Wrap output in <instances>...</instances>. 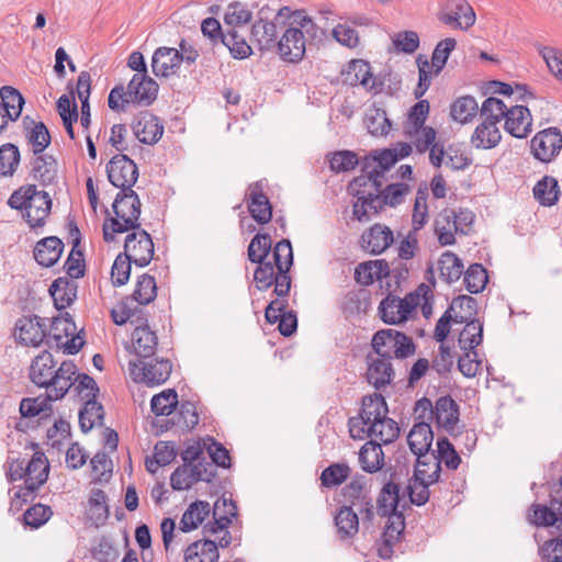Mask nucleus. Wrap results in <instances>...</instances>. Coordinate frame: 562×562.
Segmentation results:
<instances>
[{"label":"nucleus","instance_id":"obj_19","mask_svg":"<svg viewBox=\"0 0 562 562\" xmlns=\"http://www.w3.org/2000/svg\"><path fill=\"white\" fill-rule=\"evenodd\" d=\"M14 338L23 346L38 347L47 338L46 325L36 315L22 316L15 323Z\"/></svg>","mask_w":562,"mask_h":562},{"label":"nucleus","instance_id":"obj_39","mask_svg":"<svg viewBox=\"0 0 562 562\" xmlns=\"http://www.w3.org/2000/svg\"><path fill=\"white\" fill-rule=\"evenodd\" d=\"M25 136L33 147L34 155L43 154L50 144V135L43 122H34L29 117L23 119Z\"/></svg>","mask_w":562,"mask_h":562},{"label":"nucleus","instance_id":"obj_48","mask_svg":"<svg viewBox=\"0 0 562 562\" xmlns=\"http://www.w3.org/2000/svg\"><path fill=\"white\" fill-rule=\"evenodd\" d=\"M104 418V408L95 398L86 401L85 406L79 412V425L82 432L87 434L95 425H102Z\"/></svg>","mask_w":562,"mask_h":562},{"label":"nucleus","instance_id":"obj_63","mask_svg":"<svg viewBox=\"0 0 562 562\" xmlns=\"http://www.w3.org/2000/svg\"><path fill=\"white\" fill-rule=\"evenodd\" d=\"M350 472L351 469L347 463H333L323 470L322 485L327 488L338 486L349 477Z\"/></svg>","mask_w":562,"mask_h":562},{"label":"nucleus","instance_id":"obj_26","mask_svg":"<svg viewBox=\"0 0 562 562\" xmlns=\"http://www.w3.org/2000/svg\"><path fill=\"white\" fill-rule=\"evenodd\" d=\"M367 380L376 390L390 384L394 376V370L391 359L375 355H369L368 358Z\"/></svg>","mask_w":562,"mask_h":562},{"label":"nucleus","instance_id":"obj_17","mask_svg":"<svg viewBox=\"0 0 562 562\" xmlns=\"http://www.w3.org/2000/svg\"><path fill=\"white\" fill-rule=\"evenodd\" d=\"M109 181L121 190H132L138 179L136 164L126 155L119 154L112 157L106 165Z\"/></svg>","mask_w":562,"mask_h":562},{"label":"nucleus","instance_id":"obj_58","mask_svg":"<svg viewBox=\"0 0 562 562\" xmlns=\"http://www.w3.org/2000/svg\"><path fill=\"white\" fill-rule=\"evenodd\" d=\"M178 405V394L173 389L154 395L150 401L151 412L156 416H169Z\"/></svg>","mask_w":562,"mask_h":562},{"label":"nucleus","instance_id":"obj_25","mask_svg":"<svg viewBox=\"0 0 562 562\" xmlns=\"http://www.w3.org/2000/svg\"><path fill=\"white\" fill-rule=\"evenodd\" d=\"M180 68L179 50L171 47H158L151 57V70L156 77L168 78Z\"/></svg>","mask_w":562,"mask_h":562},{"label":"nucleus","instance_id":"obj_47","mask_svg":"<svg viewBox=\"0 0 562 562\" xmlns=\"http://www.w3.org/2000/svg\"><path fill=\"white\" fill-rule=\"evenodd\" d=\"M340 539L352 538L359 530V517L351 506H342L335 516Z\"/></svg>","mask_w":562,"mask_h":562},{"label":"nucleus","instance_id":"obj_61","mask_svg":"<svg viewBox=\"0 0 562 562\" xmlns=\"http://www.w3.org/2000/svg\"><path fill=\"white\" fill-rule=\"evenodd\" d=\"M76 330L74 322L69 318L55 317L52 321L50 333L47 334V345L49 347L56 346L60 348L63 338L72 336Z\"/></svg>","mask_w":562,"mask_h":562},{"label":"nucleus","instance_id":"obj_1","mask_svg":"<svg viewBox=\"0 0 562 562\" xmlns=\"http://www.w3.org/2000/svg\"><path fill=\"white\" fill-rule=\"evenodd\" d=\"M273 263L270 260L257 261L254 279L259 291L268 290L274 284V293L279 297L286 296L291 289L289 271L293 265V250L289 239L278 241L272 250Z\"/></svg>","mask_w":562,"mask_h":562},{"label":"nucleus","instance_id":"obj_57","mask_svg":"<svg viewBox=\"0 0 562 562\" xmlns=\"http://www.w3.org/2000/svg\"><path fill=\"white\" fill-rule=\"evenodd\" d=\"M477 111L476 100L471 95H464L451 104L450 115L457 122L467 123L476 115Z\"/></svg>","mask_w":562,"mask_h":562},{"label":"nucleus","instance_id":"obj_10","mask_svg":"<svg viewBox=\"0 0 562 562\" xmlns=\"http://www.w3.org/2000/svg\"><path fill=\"white\" fill-rule=\"evenodd\" d=\"M420 299L422 295L418 292L408 293L403 299L389 294L380 302L379 315L386 324H401L406 322L411 314L415 312L416 307L420 304Z\"/></svg>","mask_w":562,"mask_h":562},{"label":"nucleus","instance_id":"obj_37","mask_svg":"<svg viewBox=\"0 0 562 562\" xmlns=\"http://www.w3.org/2000/svg\"><path fill=\"white\" fill-rule=\"evenodd\" d=\"M435 232L441 246H449L456 243V233H459L456 224V211L443 209L435 220Z\"/></svg>","mask_w":562,"mask_h":562},{"label":"nucleus","instance_id":"obj_44","mask_svg":"<svg viewBox=\"0 0 562 562\" xmlns=\"http://www.w3.org/2000/svg\"><path fill=\"white\" fill-rule=\"evenodd\" d=\"M384 461V453L382 447L376 441L366 442L359 452V462L361 469L368 473L378 472Z\"/></svg>","mask_w":562,"mask_h":562},{"label":"nucleus","instance_id":"obj_4","mask_svg":"<svg viewBox=\"0 0 562 562\" xmlns=\"http://www.w3.org/2000/svg\"><path fill=\"white\" fill-rule=\"evenodd\" d=\"M142 203L137 193L132 190H121L112 204L114 216L103 224V239L106 243L114 240V234H123L138 228Z\"/></svg>","mask_w":562,"mask_h":562},{"label":"nucleus","instance_id":"obj_5","mask_svg":"<svg viewBox=\"0 0 562 562\" xmlns=\"http://www.w3.org/2000/svg\"><path fill=\"white\" fill-rule=\"evenodd\" d=\"M11 209L21 212L31 228L43 227L52 209V199L46 191L35 184H26L15 190L8 200Z\"/></svg>","mask_w":562,"mask_h":562},{"label":"nucleus","instance_id":"obj_15","mask_svg":"<svg viewBox=\"0 0 562 562\" xmlns=\"http://www.w3.org/2000/svg\"><path fill=\"white\" fill-rule=\"evenodd\" d=\"M132 231L125 238L123 255L133 260L136 266L146 267L150 263L155 254L154 241L150 235L140 226Z\"/></svg>","mask_w":562,"mask_h":562},{"label":"nucleus","instance_id":"obj_9","mask_svg":"<svg viewBox=\"0 0 562 562\" xmlns=\"http://www.w3.org/2000/svg\"><path fill=\"white\" fill-rule=\"evenodd\" d=\"M396 162V154L394 153V150L385 148L380 151H376L372 156V158L366 159L362 167L363 172H366V175L355 178L353 181L350 183V189H356L359 187H370L375 191H379V188L382 187V179L384 177V172L387 171Z\"/></svg>","mask_w":562,"mask_h":562},{"label":"nucleus","instance_id":"obj_29","mask_svg":"<svg viewBox=\"0 0 562 562\" xmlns=\"http://www.w3.org/2000/svg\"><path fill=\"white\" fill-rule=\"evenodd\" d=\"M362 247L372 255H380L387 249L393 240V232L382 224H374L361 236Z\"/></svg>","mask_w":562,"mask_h":562},{"label":"nucleus","instance_id":"obj_3","mask_svg":"<svg viewBox=\"0 0 562 562\" xmlns=\"http://www.w3.org/2000/svg\"><path fill=\"white\" fill-rule=\"evenodd\" d=\"M401 482L396 473L390 474V480L381 488L376 499V512L381 517H387L382 539L398 541L405 529L404 510L408 504H401Z\"/></svg>","mask_w":562,"mask_h":562},{"label":"nucleus","instance_id":"obj_64","mask_svg":"<svg viewBox=\"0 0 562 562\" xmlns=\"http://www.w3.org/2000/svg\"><path fill=\"white\" fill-rule=\"evenodd\" d=\"M463 281L470 293L476 294L483 291L488 281L486 269L481 263L471 265L464 272Z\"/></svg>","mask_w":562,"mask_h":562},{"label":"nucleus","instance_id":"obj_20","mask_svg":"<svg viewBox=\"0 0 562 562\" xmlns=\"http://www.w3.org/2000/svg\"><path fill=\"white\" fill-rule=\"evenodd\" d=\"M246 196L247 207L251 217L259 224H268L272 218V205L263 192L262 182L250 183Z\"/></svg>","mask_w":562,"mask_h":562},{"label":"nucleus","instance_id":"obj_33","mask_svg":"<svg viewBox=\"0 0 562 562\" xmlns=\"http://www.w3.org/2000/svg\"><path fill=\"white\" fill-rule=\"evenodd\" d=\"M63 249L64 244L58 237L50 236L43 238L36 243L34 248V259L38 265L49 268L58 261Z\"/></svg>","mask_w":562,"mask_h":562},{"label":"nucleus","instance_id":"obj_46","mask_svg":"<svg viewBox=\"0 0 562 562\" xmlns=\"http://www.w3.org/2000/svg\"><path fill=\"white\" fill-rule=\"evenodd\" d=\"M210 512L211 507L207 502L196 501L192 503L182 515L180 529L183 532H189L198 528V526L210 515Z\"/></svg>","mask_w":562,"mask_h":562},{"label":"nucleus","instance_id":"obj_38","mask_svg":"<svg viewBox=\"0 0 562 562\" xmlns=\"http://www.w3.org/2000/svg\"><path fill=\"white\" fill-rule=\"evenodd\" d=\"M76 372L77 367L72 361H64L58 369H55L53 394H47L50 401L60 400L66 395L74 385Z\"/></svg>","mask_w":562,"mask_h":562},{"label":"nucleus","instance_id":"obj_23","mask_svg":"<svg viewBox=\"0 0 562 562\" xmlns=\"http://www.w3.org/2000/svg\"><path fill=\"white\" fill-rule=\"evenodd\" d=\"M504 120V130L516 138H526L531 133L532 116L527 106L508 108Z\"/></svg>","mask_w":562,"mask_h":562},{"label":"nucleus","instance_id":"obj_27","mask_svg":"<svg viewBox=\"0 0 562 562\" xmlns=\"http://www.w3.org/2000/svg\"><path fill=\"white\" fill-rule=\"evenodd\" d=\"M132 347L139 359H149L155 355L158 347V337L147 325V319H145V324L136 326L133 330Z\"/></svg>","mask_w":562,"mask_h":562},{"label":"nucleus","instance_id":"obj_56","mask_svg":"<svg viewBox=\"0 0 562 562\" xmlns=\"http://www.w3.org/2000/svg\"><path fill=\"white\" fill-rule=\"evenodd\" d=\"M418 470L425 474L428 483H436L440 477L441 467L440 460L436 458V452L422 453L416 457L414 474H418Z\"/></svg>","mask_w":562,"mask_h":562},{"label":"nucleus","instance_id":"obj_51","mask_svg":"<svg viewBox=\"0 0 562 562\" xmlns=\"http://www.w3.org/2000/svg\"><path fill=\"white\" fill-rule=\"evenodd\" d=\"M476 300L470 295H459L454 297L447 311L452 314L453 323L462 324L472 319L476 314Z\"/></svg>","mask_w":562,"mask_h":562},{"label":"nucleus","instance_id":"obj_35","mask_svg":"<svg viewBox=\"0 0 562 562\" xmlns=\"http://www.w3.org/2000/svg\"><path fill=\"white\" fill-rule=\"evenodd\" d=\"M432 440L434 432L431 426L426 422L415 424L407 436L409 449L415 457L422 456V453L432 452V450H430Z\"/></svg>","mask_w":562,"mask_h":562},{"label":"nucleus","instance_id":"obj_11","mask_svg":"<svg viewBox=\"0 0 562 562\" xmlns=\"http://www.w3.org/2000/svg\"><path fill=\"white\" fill-rule=\"evenodd\" d=\"M130 373L135 382L144 383L148 386L160 385L165 383L172 371V363L170 360L161 359H138L137 361H130Z\"/></svg>","mask_w":562,"mask_h":562},{"label":"nucleus","instance_id":"obj_28","mask_svg":"<svg viewBox=\"0 0 562 562\" xmlns=\"http://www.w3.org/2000/svg\"><path fill=\"white\" fill-rule=\"evenodd\" d=\"M346 81L351 86L360 85L367 91L374 93L381 90V83H378L372 75L370 64L362 59H353L349 63Z\"/></svg>","mask_w":562,"mask_h":562},{"label":"nucleus","instance_id":"obj_22","mask_svg":"<svg viewBox=\"0 0 562 562\" xmlns=\"http://www.w3.org/2000/svg\"><path fill=\"white\" fill-rule=\"evenodd\" d=\"M55 366L52 353L43 351L30 367L31 381L40 387L48 389V394H53Z\"/></svg>","mask_w":562,"mask_h":562},{"label":"nucleus","instance_id":"obj_43","mask_svg":"<svg viewBox=\"0 0 562 562\" xmlns=\"http://www.w3.org/2000/svg\"><path fill=\"white\" fill-rule=\"evenodd\" d=\"M400 435V427L395 420L387 416L382 419H378L376 423L370 424L369 428H366V438L380 440L383 443L393 442Z\"/></svg>","mask_w":562,"mask_h":562},{"label":"nucleus","instance_id":"obj_31","mask_svg":"<svg viewBox=\"0 0 562 562\" xmlns=\"http://www.w3.org/2000/svg\"><path fill=\"white\" fill-rule=\"evenodd\" d=\"M236 515L237 506L233 499L225 497L217 499L213 507L214 521L204 526V533H216L226 529Z\"/></svg>","mask_w":562,"mask_h":562},{"label":"nucleus","instance_id":"obj_7","mask_svg":"<svg viewBox=\"0 0 562 562\" xmlns=\"http://www.w3.org/2000/svg\"><path fill=\"white\" fill-rule=\"evenodd\" d=\"M291 9L282 7L270 21L259 19L251 26V38L260 50H276L279 45L280 34L284 30L286 19H290Z\"/></svg>","mask_w":562,"mask_h":562},{"label":"nucleus","instance_id":"obj_40","mask_svg":"<svg viewBox=\"0 0 562 562\" xmlns=\"http://www.w3.org/2000/svg\"><path fill=\"white\" fill-rule=\"evenodd\" d=\"M502 134L496 123L483 121L472 135L471 142L476 148L491 149L498 145Z\"/></svg>","mask_w":562,"mask_h":562},{"label":"nucleus","instance_id":"obj_2","mask_svg":"<svg viewBox=\"0 0 562 562\" xmlns=\"http://www.w3.org/2000/svg\"><path fill=\"white\" fill-rule=\"evenodd\" d=\"M357 198L353 204V215L360 222H367L376 215L385 205L395 207L402 204L411 192V186L404 182L391 183L379 191L367 187L350 189Z\"/></svg>","mask_w":562,"mask_h":562},{"label":"nucleus","instance_id":"obj_34","mask_svg":"<svg viewBox=\"0 0 562 562\" xmlns=\"http://www.w3.org/2000/svg\"><path fill=\"white\" fill-rule=\"evenodd\" d=\"M77 283L65 277L53 281L48 291L58 311L65 310L74 303L77 297Z\"/></svg>","mask_w":562,"mask_h":562},{"label":"nucleus","instance_id":"obj_12","mask_svg":"<svg viewBox=\"0 0 562 562\" xmlns=\"http://www.w3.org/2000/svg\"><path fill=\"white\" fill-rule=\"evenodd\" d=\"M437 19L453 30L468 31L475 24L476 15L467 0H445L440 4Z\"/></svg>","mask_w":562,"mask_h":562},{"label":"nucleus","instance_id":"obj_52","mask_svg":"<svg viewBox=\"0 0 562 562\" xmlns=\"http://www.w3.org/2000/svg\"><path fill=\"white\" fill-rule=\"evenodd\" d=\"M464 323L465 326L459 335V345L464 351H473L483 340V323L476 318Z\"/></svg>","mask_w":562,"mask_h":562},{"label":"nucleus","instance_id":"obj_8","mask_svg":"<svg viewBox=\"0 0 562 562\" xmlns=\"http://www.w3.org/2000/svg\"><path fill=\"white\" fill-rule=\"evenodd\" d=\"M389 413L385 398L380 393L364 396L362 407L358 416L350 417L348 420L349 432L353 439L362 440L366 438V428L370 424L376 423Z\"/></svg>","mask_w":562,"mask_h":562},{"label":"nucleus","instance_id":"obj_59","mask_svg":"<svg viewBox=\"0 0 562 562\" xmlns=\"http://www.w3.org/2000/svg\"><path fill=\"white\" fill-rule=\"evenodd\" d=\"M222 44L226 46L234 58L244 59L251 55V46L236 29H229L225 32Z\"/></svg>","mask_w":562,"mask_h":562},{"label":"nucleus","instance_id":"obj_24","mask_svg":"<svg viewBox=\"0 0 562 562\" xmlns=\"http://www.w3.org/2000/svg\"><path fill=\"white\" fill-rule=\"evenodd\" d=\"M133 132L140 143L154 145L161 138L164 125L156 115L144 112L138 116L137 121L134 122Z\"/></svg>","mask_w":562,"mask_h":562},{"label":"nucleus","instance_id":"obj_49","mask_svg":"<svg viewBox=\"0 0 562 562\" xmlns=\"http://www.w3.org/2000/svg\"><path fill=\"white\" fill-rule=\"evenodd\" d=\"M559 194L558 180L550 176H544L533 187V196L543 206L554 205L559 200Z\"/></svg>","mask_w":562,"mask_h":562},{"label":"nucleus","instance_id":"obj_50","mask_svg":"<svg viewBox=\"0 0 562 562\" xmlns=\"http://www.w3.org/2000/svg\"><path fill=\"white\" fill-rule=\"evenodd\" d=\"M438 270L440 278L450 284L463 274V263L456 254L446 251L438 261Z\"/></svg>","mask_w":562,"mask_h":562},{"label":"nucleus","instance_id":"obj_32","mask_svg":"<svg viewBox=\"0 0 562 562\" xmlns=\"http://www.w3.org/2000/svg\"><path fill=\"white\" fill-rule=\"evenodd\" d=\"M57 161L56 159L46 154L35 155L32 160V178L43 187H48L56 183L57 180Z\"/></svg>","mask_w":562,"mask_h":562},{"label":"nucleus","instance_id":"obj_14","mask_svg":"<svg viewBox=\"0 0 562 562\" xmlns=\"http://www.w3.org/2000/svg\"><path fill=\"white\" fill-rule=\"evenodd\" d=\"M215 477V467L211 462L199 461L195 464H182L170 476V485L175 491L191 488L196 482H211Z\"/></svg>","mask_w":562,"mask_h":562},{"label":"nucleus","instance_id":"obj_54","mask_svg":"<svg viewBox=\"0 0 562 562\" xmlns=\"http://www.w3.org/2000/svg\"><path fill=\"white\" fill-rule=\"evenodd\" d=\"M396 335H401V331L396 329H381L376 331L372 338V348L375 355L392 359L396 339L400 338Z\"/></svg>","mask_w":562,"mask_h":562},{"label":"nucleus","instance_id":"obj_21","mask_svg":"<svg viewBox=\"0 0 562 562\" xmlns=\"http://www.w3.org/2000/svg\"><path fill=\"white\" fill-rule=\"evenodd\" d=\"M158 83L147 74H135L127 85L132 103L150 105L157 98Z\"/></svg>","mask_w":562,"mask_h":562},{"label":"nucleus","instance_id":"obj_6","mask_svg":"<svg viewBox=\"0 0 562 562\" xmlns=\"http://www.w3.org/2000/svg\"><path fill=\"white\" fill-rule=\"evenodd\" d=\"M415 412L419 418L428 416L434 419L438 427L443 428L448 434L456 437L459 434L460 411L458 403L450 396H440L435 405L427 397L417 401Z\"/></svg>","mask_w":562,"mask_h":562},{"label":"nucleus","instance_id":"obj_18","mask_svg":"<svg viewBox=\"0 0 562 562\" xmlns=\"http://www.w3.org/2000/svg\"><path fill=\"white\" fill-rule=\"evenodd\" d=\"M562 515V495L560 490H551L548 504H532L528 510V520L537 527H553Z\"/></svg>","mask_w":562,"mask_h":562},{"label":"nucleus","instance_id":"obj_55","mask_svg":"<svg viewBox=\"0 0 562 562\" xmlns=\"http://www.w3.org/2000/svg\"><path fill=\"white\" fill-rule=\"evenodd\" d=\"M156 296L157 284L155 278L147 273L138 277L135 290L130 297L139 305H147L153 302Z\"/></svg>","mask_w":562,"mask_h":562},{"label":"nucleus","instance_id":"obj_45","mask_svg":"<svg viewBox=\"0 0 562 562\" xmlns=\"http://www.w3.org/2000/svg\"><path fill=\"white\" fill-rule=\"evenodd\" d=\"M356 280L363 285H370L375 279L389 277L390 266L385 260H375L360 263L356 268Z\"/></svg>","mask_w":562,"mask_h":562},{"label":"nucleus","instance_id":"obj_53","mask_svg":"<svg viewBox=\"0 0 562 562\" xmlns=\"http://www.w3.org/2000/svg\"><path fill=\"white\" fill-rule=\"evenodd\" d=\"M0 104H3L7 112L4 115L9 121H15L20 117L24 99L22 94L13 87L4 86L0 89Z\"/></svg>","mask_w":562,"mask_h":562},{"label":"nucleus","instance_id":"obj_42","mask_svg":"<svg viewBox=\"0 0 562 562\" xmlns=\"http://www.w3.org/2000/svg\"><path fill=\"white\" fill-rule=\"evenodd\" d=\"M70 235L74 238V245L64 267L70 279H79L85 276L86 266L83 252L78 249L80 232L77 226L70 227Z\"/></svg>","mask_w":562,"mask_h":562},{"label":"nucleus","instance_id":"obj_41","mask_svg":"<svg viewBox=\"0 0 562 562\" xmlns=\"http://www.w3.org/2000/svg\"><path fill=\"white\" fill-rule=\"evenodd\" d=\"M217 544L212 540H199L191 543L184 552L186 562H217Z\"/></svg>","mask_w":562,"mask_h":562},{"label":"nucleus","instance_id":"obj_30","mask_svg":"<svg viewBox=\"0 0 562 562\" xmlns=\"http://www.w3.org/2000/svg\"><path fill=\"white\" fill-rule=\"evenodd\" d=\"M398 477L401 479V475L395 472ZM402 483V481L400 480ZM432 483H428L425 479V474L418 470V474H413L411 479H408L406 486L404 490L400 491L401 495V504L406 503L404 501L405 496L407 495L409 498V503L416 506H423L429 501L430 492L429 486Z\"/></svg>","mask_w":562,"mask_h":562},{"label":"nucleus","instance_id":"obj_13","mask_svg":"<svg viewBox=\"0 0 562 562\" xmlns=\"http://www.w3.org/2000/svg\"><path fill=\"white\" fill-rule=\"evenodd\" d=\"M305 52L306 37L303 35V30L292 24V18L286 19L277 54L284 63L297 64L304 58Z\"/></svg>","mask_w":562,"mask_h":562},{"label":"nucleus","instance_id":"obj_60","mask_svg":"<svg viewBox=\"0 0 562 562\" xmlns=\"http://www.w3.org/2000/svg\"><path fill=\"white\" fill-rule=\"evenodd\" d=\"M535 48L544 60L552 76L562 83V52L540 43H536Z\"/></svg>","mask_w":562,"mask_h":562},{"label":"nucleus","instance_id":"obj_16","mask_svg":"<svg viewBox=\"0 0 562 562\" xmlns=\"http://www.w3.org/2000/svg\"><path fill=\"white\" fill-rule=\"evenodd\" d=\"M530 149L536 159L551 162L562 149V134L558 127L538 132L530 140Z\"/></svg>","mask_w":562,"mask_h":562},{"label":"nucleus","instance_id":"obj_36","mask_svg":"<svg viewBox=\"0 0 562 562\" xmlns=\"http://www.w3.org/2000/svg\"><path fill=\"white\" fill-rule=\"evenodd\" d=\"M49 463L44 452L36 451L26 463V479L29 490H38L48 479Z\"/></svg>","mask_w":562,"mask_h":562},{"label":"nucleus","instance_id":"obj_62","mask_svg":"<svg viewBox=\"0 0 562 562\" xmlns=\"http://www.w3.org/2000/svg\"><path fill=\"white\" fill-rule=\"evenodd\" d=\"M19 148L11 143H7L0 147V176L11 177L20 165Z\"/></svg>","mask_w":562,"mask_h":562}]
</instances>
